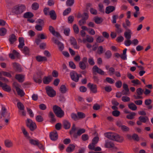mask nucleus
<instances>
[{
  "instance_id": "nucleus-1",
  "label": "nucleus",
  "mask_w": 153,
  "mask_h": 153,
  "mask_svg": "<svg viewBox=\"0 0 153 153\" xmlns=\"http://www.w3.org/2000/svg\"><path fill=\"white\" fill-rule=\"evenodd\" d=\"M53 109L57 117H61L64 115V112L59 107L55 105L53 106Z\"/></svg>"
},
{
  "instance_id": "nucleus-2",
  "label": "nucleus",
  "mask_w": 153,
  "mask_h": 153,
  "mask_svg": "<svg viewBox=\"0 0 153 153\" xmlns=\"http://www.w3.org/2000/svg\"><path fill=\"white\" fill-rule=\"evenodd\" d=\"M25 5L21 4L15 7L13 9V12L16 14H19L23 13L25 10Z\"/></svg>"
},
{
  "instance_id": "nucleus-3",
  "label": "nucleus",
  "mask_w": 153,
  "mask_h": 153,
  "mask_svg": "<svg viewBox=\"0 0 153 153\" xmlns=\"http://www.w3.org/2000/svg\"><path fill=\"white\" fill-rule=\"evenodd\" d=\"M46 90L48 95L50 97H52L56 95V91L52 87L47 86L46 87Z\"/></svg>"
},
{
  "instance_id": "nucleus-4",
  "label": "nucleus",
  "mask_w": 153,
  "mask_h": 153,
  "mask_svg": "<svg viewBox=\"0 0 153 153\" xmlns=\"http://www.w3.org/2000/svg\"><path fill=\"white\" fill-rule=\"evenodd\" d=\"M27 126L29 127L31 131H33L36 129V126L34 122L30 119H28L26 122Z\"/></svg>"
},
{
  "instance_id": "nucleus-5",
  "label": "nucleus",
  "mask_w": 153,
  "mask_h": 153,
  "mask_svg": "<svg viewBox=\"0 0 153 153\" xmlns=\"http://www.w3.org/2000/svg\"><path fill=\"white\" fill-rule=\"evenodd\" d=\"M77 40L79 42H83L84 43H85L86 42H93L94 40V39L92 37L89 36H87L86 39L83 38L82 40L81 38H79Z\"/></svg>"
},
{
  "instance_id": "nucleus-6",
  "label": "nucleus",
  "mask_w": 153,
  "mask_h": 153,
  "mask_svg": "<svg viewBox=\"0 0 153 153\" xmlns=\"http://www.w3.org/2000/svg\"><path fill=\"white\" fill-rule=\"evenodd\" d=\"M10 116V113H8L6 111L5 107H2L1 111V114H0V119L2 117L9 118Z\"/></svg>"
},
{
  "instance_id": "nucleus-7",
  "label": "nucleus",
  "mask_w": 153,
  "mask_h": 153,
  "mask_svg": "<svg viewBox=\"0 0 153 153\" xmlns=\"http://www.w3.org/2000/svg\"><path fill=\"white\" fill-rule=\"evenodd\" d=\"M70 76L71 79L76 82L78 81L79 77L80 76L74 71H72L70 73Z\"/></svg>"
},
{
  "instance_id": "nucleus-8",
  "label": "nucleus",
  "mask_w": 153,
  "mask_h": 153,
  "mask_svg": "<svg viewBox=\"0 0 153 153\" xmlns=\"http://www.w3.org/2000/svg\"><path fill=\"white\" fill-rule=\"evenodd\" d=\"M52 41L56 44L58 45L59 50L62 51L64 48V45L62 43L59 42L57 40H56L55 38H52Z\"/></svg>"
},
{
  "instance_id": "nucleus-9",
  "label": "nucleus",
  "mask_w": 153,
  "mask_h": 153,
  "mask_svg": "<svg viewBox=\"0 0 153 153\" xmlns=\"http://www.w3.org/2000/svg\"><path fill=\"white\" fill-rule=\"evenodd\" d=\"M70 41L71 44L73 46L75 49H79L80 47L77 45V43L75 38L73 37H71L70 38Z\"/></svg>"
},
{
  "instance_id": "nucleus-10",
  "label": "nucleus",
  "mask_w": 153,
  "mask_h": 153,
  "mask_svg": "<svg viewBox=\"0 0 153 153\" xmlns=\"http://www.w3.org/2000/svg\"><path fill=\"white\" fill-rule=\"evenodd\" d=\"M93 71L94 73H97L101 75H104L105 72L101 69L99 68L97 66L95 65L93 68Z\"/></svg>"
},
{
  "instance_id": "nucleus-11",
  "label": "nucleus",
  "mask_w": 153,
  "mask_h": 153,
  "mask_svg": "<svg viewBox=\"0 0 153 153\" xmlns=\"http://www.w3.org/2000/svg\"><path fill=\"white\" fill-rule=\"evenodd\" d=\"M116 134V133H114L108 132L105 133L104 134V135L105 137L108 139L114 140Z\"/></svg>"
},
{
  "instance_id": "nucleus-12",
  "label": "nucleus",
  "mask_w": 153,
  "mask_h": 153,
  "mask_svg": "<svg viewBox=\"0 0 153 153\" xmlns=\"http://www.w3.org/2000/svg\"><path fill=\"white\" fill-rule=\"evenodd\" d=\"M88 86L92 92L95 93L97 92V88L96 85L89 83Z\"/></svg>"
},
{
  "instance_id": "nucleus-13",
  "label": "nucleus",
  "mask_w": 153,
  "mask_h": 153,
  "mask_svg": "<svg viewBox=\"0 0 153 153\" xmlns=\"http://www.w3.org/2000/svg\"><path fill=\"white\" fill-rule=\"evenodd\" d=\"M52 79V76L51 75H49L44 77L43 79V82L44 84H48L51 82Z\"/></svg>"
},
{
  "instance_id": "nucleus-14",
  "label": "nucleus",
  "mask_w": 153,
  "mask_h": 153,
  "mask_svg": "<svg viewBox=\"0 0 153 153\" xmlns=\"http://www.w3.org/2000/svg\"><path fill=\"white\" fill-rule=\"evenodd\" d=\"M50 137L51 139L52 140H56L58 138V135L56 131H55L51 132L50 133Z\"/></svg>"
},
{
  "instance_id": "nucleus-15",
  "label": "nucleus",
  "mask_w": 153,
  "mask_h": 153,
  "mask_svg": "<svg viewBox=\"0 0 153 153\" xmlns=\"http://www.w3.org/2000/svg\"><path fill=\"white\" fill-rule=\"evenodd\" d=\"M0 86L5 91H10L11 90V88L9 85L3 83L1 82L0 83Z\"/></svg>"
},
{
  "instance_id": "nucleus-16",
  "label": "nucleus",
  "mask_w": 153,
  "mask_h": 153,
  "mask_svg": "<svg viewBox=\"0 0 153 153\" xmlns=\"http://www.w3.org/2000/svg\"><path fill=\"white\" fill-rule=\"evenodd\" d=\"M15 86L17 94L19 95L22 97L25 95V93L23 91L19 88V85H15Z\"/></svg>"
},
{
  "instance_id": "nucleus-17",
  "label": "nucleus",
  "mask_w": 153,
  "mask_h": 153,
  "mask_svg": "<svg viewBox=\"0 0 153 153\" xmlns=\"http://www.w3.org/2000/svg\"><path fill=\"white\" fill-rule=\"evenodd\" d=\"M124 140V137L122 136H120L117 134H116L114 141L119 143L122 142Z\"/></svg>"
},
{
  "instance_id": "nucleus-18",
  "label": "nucleus",
  "mask_w": 153,
  "mask_h": 153,
  "mask_svg": "<svg viewBox=\"0 0 153 153\" xmlns=\"http://www.w3.org/2000/svg\"><path fill=\"white\" fill-rule=\"evenodd\" d=\"M49 30L50 32L52 33L54 36H56L57 37H59L60 35L59 33L57 32H55L54 28L51 26L49 27Z\"/></svg>"
},
{
  "instance_id": "nucleus-19",
  "label": "nucleus",
  "mask_w": 153,
  "mask_h": 153,
  "mask_svg": "<svg viewBox=\"0 0 153 153\" xmlns=\"http://www.w3.org/2000/svg\"><path fill=\"white\" fill-rule=\"evenodd\" d=\"M19 44L18 45V48L19 49H22L25 45L24 39L22 37H20L19 38Z\"/></svg>"
},
{
  "instance_id": "nucleus-20",
  "label": "nucleus",
  "mask_w": 153,
  "mask_h": 153,
  "mask_svg": "<svg viewBox=\"0 0 153 153\" xmlns=\"http://www.w3.org/2000/svg\"><path fill=\"white\" fill-rule=\"evenodd\" d=\"M132 34V33L131 30L130 29H128L127 31L125 32L124 35L126 39H130Z\"/></svg>"
},
{
  "instance_id": "nucleus-21",
  "label": "nucleus",
  "mask_w": 153,
  "mask_h": 153,
  "mask_svg": "<svg viewBox=\"0 0 153 153\" xmlns=\"http://www.w3.org/2000/svg\"><path fill=\"white\" fill-rule=\"evenodd\" d=\"M4 144L5 146L8 148L11 147L13 145L12 141L9 140H6L4 141Z\"/></svg>"
},
{
  "instance_id": "nucleus-22",
  "label": "nucleus",
  "mask_w": 153,
  "mask_h": 153,
  "mask_svg": "<svg viewBox=\"0 0 153 153\" xmlns=\"http://www.w3.org/2000/svg\"><path fill=\"white\" fill-rule=\"evenodd\" d=\"M19 53L15 50H13V53H10L9 54L10 57L12 59H13L15 58V56L18 57L19 56Z\"/></svg>"
},
{
  "instance_id": "nucleus-23",
  "label": "nucleus",
  "mask_w": 153,
  "mask_h": 153,
  "mask_svg": "<svg viewBox=\"0 0 153 153\" xmlns=\"http://www.w3.org/2000/svg\"><path fill=\"white\" fill-rule=\"evenodd\" d=\"M36 60L39 62L46 61L47 60V58L44 56H38L36 57Z\"/></svg>"
},
{
  "instance_id": "nucleus-24",
  "label": "nucleus",
  "mask_w": 153,
  "mask_h": 153,
  "mask_svg": "<svg viewBox=\"0 0 153 153\" xmlns=\"http://www.w3.org/2000/svg\"><path fill=\"white\" fill-rule=\"evenodd\" d=\"M131 25V22L128 19H125V23L123 24V26L125 28H126L127 27H130Z\"/></svg>"
},
{
  "instance_id": "nucleus-25",
  "label": "nucleus",
  "mask_w": 153,
  "mask_h": 153,
  "mask_svg": "<svg viewBox=\"0 0 153 153\" xmlns=\"http://www.w3.org/2000/svg\"><path fill=\"white\" fill-rule=\"evenodd\" d=\"M137 93L138 95L137 97H135L136 99H140L141 98L140 95H141L143 94V91L142 89L141 88H139L137 89Z\"/></svg>"
},
{
  "instance_id": "nucleus-26",
  "label": "nucleus",
  "mask_w": 153,
  "mask_h": 153,
  "mask_svg": "<svg viewBox=\"0 0 153 153\" xmlns=\"http://www.w3.org/2000/svg\"><path fill=\"white\" fill-rule=\"evenodd\" d=\"M114 7L112 6H109L107 7L106 9L105 12L107 13H109L114 10Z\"/></svg>"
},
{
  "instance_id": "nucleus-27",
  "label": "nucleus",
  "mask_w": 153,
  "mask_h": 153,
  "mask_svg": "<svg viewBox=\"0 0 153 153\" xmlns=\"http://www.w3.org/2000/svg\"><path fill=\"white\" fill-rule=\"evenodd\" d=\"M114 144L108 140L105 141V146L106 148H111Z\"/></svg>"
},
{
  "instance_id": "nucleus-28",
  "label": "nucleus",
  "mask_w": 153,
  "mask_h": 153,
  "mask_svg": "<svg viewBox=\"0 0 153 153\" xmlns=\"http://www.w3.org/2000/svg\"><path fill=\"white\" fill-rule=\"evenodd\" d=\"M68 89L64 85H62L59 88V91L62 93H65L68 91Z\"/></svg>"
},
{
  "instance_id": "nucleus-29",
  "label": "nucleus",
  "mask_w": 153,
  "mask_h": 153,
  "mask_svg": "<svg viewBox=\"0 0 153 153\" xmlns=\"http://www.w3.org/2000/svg\"><path fill=\"white\" fill-rule=\"evenodd\" d=\"M75 146L74 145H70L67 148L66 151L67 152L70 153L72 152L74 150Z\"/></svg>"
},
{
  "instance_id": "nucleus-30",
  "label": "nucleus",
  "mask_w": 153,
  "mask_h": 153,
  "mask_svg": "<svg viewBox=\"0 0 153 153\" xmlns=\"http://www.w3.org/2000/svg\"><path fill=\"white\" fill-rule=\"evenodd\" d=\"M16 78L19 82H22L24 79V76L21 74H17L16 76Z\"/></svg>"
},
{
  "instance_id": "nucleus-31",
  "label": "nucleus",
  "mask_w": 153,
  "mask_h": 153,
  "mask_svg": "<svg viewBox=\"0 0 153 153\" xmlns=\"http://www.w3.org/2000/svg\"><path fill=\"white\" fill-rule=\"evenodd\" d=\"M22 131V132L24 135L27 138H29L30 137L29 135L25 129L24 127H22L21 128Z\"/></svg>"
},
{
  "instance_id": "nucleus-32",
  "label": "nucleus",
  "mask_w": 153,
  "mask_h": 153,
  "mask_svg": "<svg viewBox=\"0 0 153 153\" xmlns=\"http://www.w3.org/2000/svg\"><path fill=\"white\" fill-rule=\"evenodd\" d=\"M139 120L142 122L145 123L149 120V119L147 117L140 116L139 117Z\"/></svg>"
},
{
  "instance_id": "nucleus-33",
  "label": "nucleus",
  "mask_w": 153,
  "mask_h": 153,
  "mask_svg": "<svg viewBox=\"0 0 153 153\" xmlns=\"http://www.w3.org/2000/svg\"><path fill=\"white\" fill-rule=\"evenodd\" d=\"M128 108L131 110L135 111L137 109V106L133 103H131L128 105Z\"/></svg>"
},
{
  "instance_id": "nucleus-34",
  "label": "nucleus",
  "mask_w": 153,
  "mask_h": 153,
  "mask_svg": "<svg viewBox=\"0 0 153 153\" xmlns=\"http://www.w3.org/2000/svg\"><path fill=\"white\" fill-rule=\"evenodd\" d=\"M49 14L51 19H55L56 18V16L54 11L52 10L50 12Z\"/></svg>"
},
{
  "instance_id": "nucleus-35",
  "label": "nucleus",
  "mask_w": 153,
  "mask_h": 153,
  "mask_svg": "<svg viewBox=\"0 0 153 153\" xmlns=\"http://www.w3.org/2000/svg\"><path fill=\"white\" fill-rule=\"evenodd\" d=\"M63 125L64 128L66 129L69 128L71 126L70 123L67 121H64Z\"/></svg>"
},
{
  "instance_id": "nucleus-36",
  "label": "nucleus",
  "mask_w": 153,
  "mask_h": 153,
  "mask_svg": "<svg viewBox=\"0 0 153 153\" xmlns=\"http://www.w3.org/2000/svg\"><path fill=\"white\" fill-rule=\"evenodd\" d=\"M131 82L133 83V85L134 86L141 84L140 82L137 79H133L131 81Z\"/></svg>"
},
{
  "instance_id": "nucleus-37",
  "label": "nucleus",
  "mask_w": 153,
  "mask_h": 153,
  "mask_svg": "<svg viewBox=\"0 0 153 153\" xmlns=\"http://www.w3.org/2000/svg\"><path fill=\"white\" fill-rule=\"evenodd\" d=\"M33 15L30 12H27L24 15V17L26 18H30L33 17Z\"/></svg>"
},
{
  "instance_id": "nucleus-38",
  "label": "nucleus",
  "mask_w": 153,
  "mask_h": 153,
  "mask_svg": "<svg viewBox=\"0 0 153 153\" xmlns=\"http://www.w3.org/2000/svg\"><path fill=\"white\" fill-rule=\"evenodd\" d=\"M129 113V114L126 116L127 118L129 119H132L134 118L136 114V113L134 112H131Z\"/></svg>"
},
{
  "instance_id": "nucleus-39",
  "label": "nucleus",
  "mask_w": 153,
  "mask_h": 153,
  "mask_svg": "<svg viewBox=\"0 0 153 153\" xmlns=\"http://www.w3.org/2000/svg\"><path fill=\"white\" fill-rule=\"evenodd\" d=\"M16 36L13 34L11 35L9 38V41L11 44L13 43L16 40Z\"/></svg>"
},
{
  "instance_id": "nucleus-40",
  "label": "nucleus",
  "mask_w": 153,
  "mask_h": 153,
  "mask_svg": "<svg viewBox=\"0 0 153 153\" xmlns=\"http://www.w3.org/2000/svg\"><path fill=\"white\" fill-rule=\"evenodd\" d=\"M95 22L97 24H99L101 23L103 21V19L101 18L98 17H96L94 19Z\"/></svg>"
},
{
  "instance_id": "nucleus-41",
  "label": "nucleus",
  "mask_w": 153,
  "mask_h": 153,
  "mask_svg": "<svg viewBox=\"0 0 153 153\" xmlns=\"http://www.w3.org/2000/svg\"><path fill=\"white\" fill-rule=\"evenodd\" d=\"M73 27L74 32L76 34L78 33L79 30L78 26L76 24H74L73 25Z\"/></svg>"
},
{
  "instance_id": "nucleus-42",
  "label": "nucleus",
  "mask_w": 153,
  "mask_h": 153,
  "mask_svg": "<svg viewBox=\"0 0 153 153\" xmlns=\"http://www.w3.org/2000/svg\"><path fill=\"white\" fill-rule=\"evenodd\" d=\"M123 88H124V90H125V91H126V93H125V94H129V89L128 88V85L125 83L123 84Z\"/></svg>"
},
{
  "instance_id": "nucleus-43",
  "label": "nucleus",
  "mask_w": 153,
  "mask_h": 153,
  "mask_svg": "<svg viewBox=\"0 0 153 153\" xmlns=\"http://www.w3.org/2000/svg\"><path fill=\"white\" fill-rule=\"evenodd\" d=\"M17 107L19 109V110H23L24 109L25 107L20 102H19L17 104Z\"/></svg>"
},
{
  "instance_id": "nucleus-44",
  "label": "nucleus",
  "mask_w": 153,
  "mask_h": 153,
  "mask_svg": "<svg viewBox=\"0 0 153 153\" xmlns=\"http://www.w3.org/2000/svg\"><path fill=\"white\" fill-rule=\"evenodd\" d=\"M7 32V30L4 28H1L0 29V35L3 36L5 35Z\"/></svg>"
},
{
  "instance_id": "nucleus-45",
  "label": "nucleus",
  "mask_w": 153,
  "mask_h": 153,
  "mask_svg": "<svg viewBox=\"0 0 153 153\" xmlns=\"http://www.w3.org/2000/svg\"><path fill=\"white\" fill-rule=\"evenodd\" d=\"M74 2V0H67L66 2V5L67 6H71L73 5Z\"/></svg>"
},
{
  "instance_id": "nucleus-46",
  "label": "nucleus",
  "mask_w": 153,
  "mask_h": 153,
  "mask_svg": "<svg viewBox=\"0 0 153 153\" xmlns=\"http://www.w3.org/2000/svg\"><path fill=\"white\" fill-rule=\"evenodd\" d=\"M23 53L26 55H28L29 53V51L28 48L27 47H25L22 50L21 49Z\"/></svg>"
},
{
  "instance_id": "nucleus-47",
  "label": "nucleus",
  "mask_w": 153,
  "mask_h": 153,
  "mask_svg": "<svg viewBox=\"0 0 153 153\" xmlns=\"http://www.w3.org/2000/svg\"><path fill=\"white\" fill-rule=\"evenodd\" d=\"M36 120L38 122H42L43 120V118L42 116L38 115L36 116Z\"/></svg>"
},
{
  "instance_id": "nucleus-48",
  "label": "nucleus",
  "mask_w": 153,
  "mask_h": 153,
  "mask_svg": "<svg viewBox=\"0 0 153 153\" xmlns=\"http://www.w3.org/2000/svg\"><path fill=\"white\" fill-rule=\"evenodd\" d=\"M29 142L31 144L34 145H38L39 143V141L38 140L33 139H30L29 140Z\"/></svg>"
},
{
  "instance_id": "nucleus-49",
  "label": "nucleus",
  "mask_w": 153,
  "mask_h": 153,
  "mask_svg": "<svg viewBox=\"0 0 153 153\" xmlns=\"http://www.w3.org/2000/svg\"><path fill=\"white\" fill-rule=\"evenodd\" d=\"M71 8H68L65 9L63 12V15L66 16L68 15L71 11Z\"/></svg>"
},
{
  "instance_id": "nucleus-50",
  "label": "nucleus",
  "mask_w": 153,
  "mask_h": 153,
  "mask_svg": "<svg viewBox=\"0 0 153 153\" xmlns=\"http://www.w3.org/2000/svg\"><path fill=\"white\" fill-rule=\"evenodd\" d=\"M131 44L132 42L130 39H127L124 42V44L126 46H129Z\"/></svg>"
},
{
  "instance_id": "nucleus-51",
  "label": "nucleus",
  "mask_w": 153,
  "mask_h": 153,
  "mask_svg": "<svg viewBox=\"0 0 153 153\" xmlns=\"http://www.w3.org/2000/svg\"><path fill=\"white\" fill-rule=\"evenodd\" d=\"M77 115L78 117V120L79 119H82L85 117V114L82 112H79L77 113Z\"/></svg>"
},
{
  "instance_id": "nucleus-52",
  "label": "nucleus",
  "mask_w": 153,
  "mask_h": 153,
  "mask_svg": "<svg viewBox=\"0 0 153 153\" xmlns=\"http://www.w3.org/2000/svg\"><path fill=\"white\" fill-rule=\"evenodd\" d=\"M79 65L80 68L82 69H84L86 67L85 64L83 62H80Z\"/></svg>"
},
{
  "instance_id": "nucleus-53",
  "label": "nucleus",
  "mask_w": 153,
  "mask_h": 153,
  "mask_svg": "<svg viewBox=\"0 0 153 153\" xmlns=\"http://www.w3.org/2000/svg\"><path fill=\"white\" fill-rule=\"evenodd\" d=\"M105 80L110 84H112L114 82V81L113 79L109 77H107Z\"/></svg>"
},
{
  "instance_id": "nucleus-54",
  "label": "nucleus",
  "mask_w": 153,
  "mask_h": 153,
  "mask_svg": "<svg viewBox=\"0 0 153 153\" xmlns=\"http://www.w3.org/2000/svg\"><path fill=\"white\" fill-rule=\"evenodd\" d=\"M71 118L75 120H78V117L76 114L74 113H72L71 114Z\"/></svg>"
},
{
  "instance_id": "nucleus-55",
  "label": "nucleus",
  "mask_w": 153,
  "mask_h": 153,
  "mask_svg": "<svg viewBox=\"0 0 153 153\" xmlns=\"http://www.w3.org/2000/svg\"><path fill=\"white\" fill-rule=\"evenodd\" d=\"M2 76H4L8 77H11V75L10 73L9 72H8L6 71H2Z\"/></svg>"
},
{
  "instance_id": "nucleus-56",
  "label": "nucleus",
  "mask_w": 153,
  "mask_h": 153,
  "mask_svg": "<svg viewBox=\"0 0 153 153\" xmlns=\"http://www.w3.org/2000/svg\"><path fill=\"white\" fill-rule=\"evenodd\" d=\"M39 7V5L38 4L36 3H33L32 5V9L34 10L37 9Z\"/></svg>"
},
{
  "instance_id": "nucleus-57",
  "label": "nucleus",
  "mask_w": 153,
  "mask_h": 153,
  "mask_svg": "<svg viewBox=\"0 0 153 153\" xmlns=\"http://www.w3.org/2000/svg\"><path fill=\"white\" fill-rule=\"evenodd\" d=\"M112 114L114 116L117 117L119 115L120 112L117 110H114L112 112Z\"/></svg>"
},
{
  "instance_id": "nucleus-58",
  "label": "nucleus",
  "mask_w": 153,
  "mask_h": 153,
  "mask_svg": "<svg viewBox=\"0 0 153 153\" xmlns=\"http://www.w3.org/2000/svg\"><path fill=\"white\" fill-rule=\"evenodd\" d=\"M70 30L69 28H67L64 30V33L66 36H68L70 33Z\"/></svg>"
},
{
  "instance_id": "nucleus-59",
  "label": "nucleus",
  "mask_w": 153,
  "mask_h": 153,
  "mask_svg": "<svg viewBox=\"0 0 153 153\" xmlns=\"http://www.w3.org/2000/svg\"><path fill=\"white\" fill-rule=\"evenodd\" d=\"M104 40V38L101 36H99L97 37V42L101 43L103 42Z\"/></svg>"
},
{
  "instance_id": "nucleus-60",
  "label": "nucleus",
  "mask_w": 153,
  "mask_h": 153,
  "mask_svg": "<svg viewBox=\"0 0 153 153\" xmlns=\"http://www.w3.org/2000/svg\"><path fill=\"white\" fill-rule=\"evenodd\" d=\"M99 138L98 137H94L92 140V143L93 144H97L98 140H99Z\"/></svg>"
},
{
  "instance_id": "nucleus-61",
  "label": "nucleus",
  "mask_w": 153,
  "mask_h": 153,
  "mask_svg": "<svg viewBox=\"0 0 153 153\" xmlns=\"http://www.w3.org/2000/svg\"><path fill=\"white\" fill-rule=\"evenodd\" d=\"M122 100L124 102H127L130 100V98L128 97L124 96L122 97Z\"/></svg>"
},
{
  "instance_id": "nucleus-62",
  "label": "nucleus",
  "mask_w": 153,
  "mask_h": 153,
  "mask_svg": "<svg viewBox=\"0 0 153 153\" xmlns=\"http://www.w3.org/2000/svg\"><path fill=\"white\" fill-rule=\"evenodd\" d=\"M69 66L71 68L74 69L76 68V65L72 61L70 62L69 63Z\"/></svg>"
},
{
  "instance_id": "nucleus-63",
  "label": "nucleus",
  "mask_w": 153,
  "mask_h": 153,
  "mask_svg": "<svg viewBox=\"0 0 153 153\" xmlns=\"http://www.w3.org/2000/svg\"><path fill=\"white\" fill-rule=\"evenodd\" d=\"M88 32L89 34L91 35H94L95 33L94 30L92 28L88 29Z\"/></svg>"
},
{
  "instance_id": "nucleus-64",
  "label": "nucleus",
  "mask_w": 153,
  "mask_h": 153,
  "mask_svg": "<svg viewBox=\"0 0 153 153\" xmlns=\"http://www.w3.org/2000/svg\"><path fill=\"white\" fill-rule=\"evenodd\" d=\"M105 55L106 57L107 58H109L111 56V53L110 51H108L105 52Z\"/></svg>"
}]
</instances>
